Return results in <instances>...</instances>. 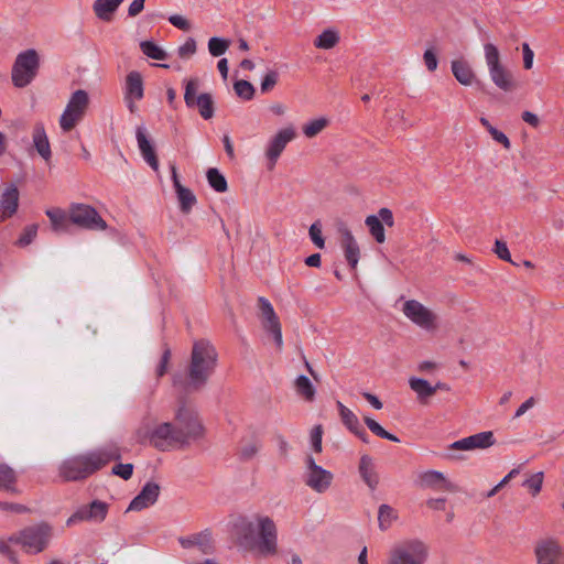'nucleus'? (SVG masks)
Wrapping results in <instances>:
<instances>
[{
	"label": "nucleus",
	"instance_id": "obj_1",
	"mask_svg": "<svg viewBox=\"0 0 564 564\" xmlns=\"http://www.w3.org/2000/svg\"><path fill=\"white\" fill-rule=\"evenodd\" d=\"M218 361L216 348L206 339L194 341L187 375H175L173 386L185 394L202 390L215 372Z\"/></svg>",
	"mask_w": 564,
	"mask_h": 564
},
{
	"label": "nucleus",
	"instance_id": "obj_2",
	"mask_svg": "<svg viewBox=\"0 0 564 564\" xmlns=\"http://www.w3.org/2000/svg\"><path fill=\"white\" fill-rule=\"evenodd\" d=\"M234 533L238 545L249 551H258L262 556L275 555L278 552V531L269 517H257V524L246 517L234 522Z\"/></svg>",
	"mask_w": 564,
	"mask_h": 564
},
{
	"label": "nucleus",
	"instance_id": "obj_3",
	"mask_svg": "<svg viewBox=\"0 0 564 564\" xmlns=\"http://www.w3.org/2000/svg\"><path fill=\"white\" fill-rule=\"evenodd\" d=\"M120 458L121 453L116 445L101 447L64 460L59 467V476L65 481L86 479L107 466L110 462L119 460Z\"/></svg>",
	"mask_w": 564,
	"mask_h": 564
},
{
	"label": "nucleus",
	"instance_id": "obj_4",
	"mask_svg": "<svg viewBox=\"0 0 564 564\" xmlns=\"http://www.w3.org/2000/svg\"><path fill=\"white\" fill-rule=\"evenodd\" d=\"M180 436L175 424L170 422L158 423L153 426L150 422H142L135 431V440L139 444H149L162 452L182 447Z\"/></svg>",
	"mask_w": 564,
	"mask_h": 564
},
{
	"label": "nucleus",
	"instance_id": "obj_5",
	"mask_svg": "<svg viewBox=\"0 0 564 564\" xmlns=\"http://www.w3.org/2000/svg\"><path fill=\"white\" fill-rule=\"evenodd\" d=\"M53 527L41 521L9 536V542L19 544L26 553L39 554L45 551L53 538Z\"/></svg>",
	"mask_w": 564,
	"mask_h": 564
},
{
	"label": "nucleus",
	"instance_id": "obj_6",
	"mask_svg": "<svg viewBox=\"0 0 564 564\" xmlns=\"http://www.w3.org/2000/svg\"><path fill=\"white\" fill-rule=\"evenodd\" d=\"M429 547L420 540H406L395 544L386 564H425Z\"/></svg>",
	"mask_w": 564,
	"mask_h": 564
},
{
	"label": "nucleus",
	"instance_id": "obj_7",
	"mask_svg": "<svg viewBox=\"0 0 564 564\" xmlns=\"http://www.w3.org/2000/svg\"><path fill=\"white\" fill-rule=\"evenodd\" d=\"M175 426L177 433L181 434V446L188 445L191 441L199 440L205 434V429L197 412L184 403L175 414Z\"/></svg>",
	"mask_w": 564,
	"mask_h": 564
},
{
	"label": "nucleus",
	"instance_id": "obj_8",
	"mask_svg": "<svg viewBox=\"0 0 564 564\" xmlns=\"http://www.w3.org/2000/svg\"><path fill=\"white\" fill-rule=\"evenodd\" d=\"M40 67L39 55L35 50L30 48L20 53L12 67V83L18 88L28 86L36 76Z\"/></svg>",
	"mask_w": 564,
	"mask_h": 564
},
{
	"label": "nucleus",
	"instance_id": "obj_9",
	"mask_svg": "<svg viewBox=\"0 0 564 564\" xmlns=\"http://www.w3.org/2000/svg\"><path fill=\"white\" fill-rule=\"evenodd\" d=\"M89 106L88 93L84 89L74 91L59 118V126L64 132H69L84 118Z\"/></svg>",
	"mask_w": 564,
	"mask_h": 564
},
{
	"label": "nucleus",
	"instance_id": "obj_10",
	"mask_svg": "<svg viewBox=\"0 0 564 564\" xmlns=\"http://www.w3.org/2000/svg\"><path fill=\"white\" fill-rule=\"evenodd\" d=\"M69 221L79 228L87 230H106L107 223L97 209L90 205L73 203L68 208Z\"/></svg>",
	"mask_w": 564,
	"mask_h": 564
},
{
	"label": "nucleus",
	"instance_id": "obj_11",
	"mask_svg": "<svg viewBox=\"0 0 564 564\" xmlns=\"http://www.w3.org/2000/svg\"><path fill=\"white\" fill-rule=\"evenodd\" d=\"M198 86V78H191L186 82L184 93L185 105L191 109L196 108L203 119H212L215 115V102L213 96L209 93L197 95Z\"/></svg>",
	"mask_w": 564,
	"mask_h": 564
},
{
	"label": "nucleus",
	"instance_id": "obj_12",
	"mask_svg": "<svg viewBox=\"0 0 564 564\" xmlns=\"http://www.w3.org/2000/svg\"><path fill=\"white\" fill-rule=\"evenodd\" d=\"M402 312L413 324L425 330H434L437 327V315L416 300L405 301Z\"/></svg>",
	"mask_w": 564,
	"mask_h": 564
},
{
	"label": "nucleus",
	"instance_id": "obj_13",
	"mask_svg": "<svg viewBox=\"0 0 564 564\" xmlns=\"http://www.w3.org/2000/svg\"><path fill=\"white\" fill-rule=\"evenodd\" d=\"M306 468L305 484L310 488L316 492H324L330 487L334 478L333 474L317 465L311 455L306 457Z\"/></svg>",
	"mask_w": 564,
	"mask_h": 564
},
{
	"label": "nucleus",
	"instance_id": "obj_14",
	"mask_svg": "<svg viewBox=\"0 0 564 564\" xmlns=\"http://www.w3.org/2000/svg\"><path fill=\"white\" fill-rule=\"evenodd\" d=\"M258 304L264 330L272 334L276 347L281 349L283 345L281 323L273 310V306L265 297L262 296L258 299Z\"/></svg>",
	"mask_w": 564,
	"mask_h": 564
},
{
	"label": "nucleus",
	"instance_id": "obj_15",
	"mask_svg": "<svg viewBox=\"0 0 564 564\" xmlns=\"http://www.w3.org/2000/svg\"><path fill=\"white\" fill-rule=\"evenodd\" d=\"M365 224L369 229L371 237L378 242L386 241V232L383 224L388 227L394 226L393 213L388 207H382L378 210V215H369L365 219Z\"/></svg>",
	"mask_w": 564,
	"mask_h": 564
},
{
	"label": "nucleus",
	"instance_id": "obj_16",
	"mask_svg": "<svg viewBox=\"0 0 564 564\" xmlns=\"http://www.w3.org/2000/svg\"><path fill=\"white\" fill-rule=\"evenodd\" d=\"M296 133L294 128L288 127L280 130L267 149L265 155L269 160L268 170L272 171L275 166L278 159L285 149L286 144L295 138Z\"/></svg>",
	"mask_w": 564,
	"mask_h": 564
},
{
	"label": "nucleus",
	"instance_id": "obj_17",
	"mask_svg": "<svg viewBox=\"0 0 564 564\" xmlns=\"http://www.w3.org/2000/svg\"><path fill=\"white\" fill-rule=\"evenodd\" d=\"M416 485L422 488L443 489L451 492L459 491V487L447 480L443 473L427 470L417 476Z\"/></svg>",
	"mask_w": 564,
	"mask_h": 564
},
{
	"label": "nucleus",
	"instance_id": "obj_18",
	"mask_svg": "<svg viewBox=\"0 0 564 564\" xmlns=\"http://www.w3.org/2000/svg\"><path fill=\"white\" fill-rule=\"evenodd\" d=\"M495 442L494 433L486 431L458 440L451 445V448L457 451L485 449L492 446Z\"/></svg>",
	"mask_w": 564,
	"mask_h": 564
},
{
	"label": "nucleus",
	"instance_id": "obj_19",
	"mask_svg": "<svg viewBox=\"0 0 564 564\" xmlns=\"http://www.w3.org/2000/svg\"><path fill=\"white\" fill-rule=\"evenodd\" d=\"M160 495V486L156 482L148 481L141 491L132 499L128 507V511H141L158 501Z\"/></svg>",
	"mask_w": 564,
	"mask_h": 564
},
{
	"label": "nucleus",
	"instance_id": "obj_20",
	"mask_svg": "<svg viewBox=\"0 0 564 564\" xmlns=\"http://www.w3.org/2000/svg\"><path fill=\"white\" fill-rule=\"evenodd\" d=\"M19 189L14 184L9 185L0 196V223L11 218L19 207Z\"/></svg>",
	"mask_w": 564,
	"mask_h": 564
},
{
	"label": "nucleus",
	"instance_id": "obj_21",
	"mask_svg": "<svg viewBox=\"0 0 564 564\" xmlns=\"http://www.w3.org/2000/svg\"><path fill=\"white\" fill-rule=\"evenodd\" d=\"M171 173L173 185L180 202V208L182 213L188 214L197 202L196 196L189 188L184 187L181 184L175 164H171Z\"/></svg>",
	"mask_w": 564,
	"mask_h": 564
},
{
	"label": "nucleus",
	"instance_id": "obj_22",
	"mask_svg": "<svg viewBox=\"0 0 564 564\" xmlns=\"http://www.w3.org/2000/svg\"><path fill=\"white\" fill-rule=\"evenodd\" d=\"M178 542L184 549L197 546L204 554H210L214 551L212 533L209 530H205L189 536H181Z\"/></svg>",
	"mask_w": 564,
	"mask_h": 564
},
{
	"label": "nucleus",
	"instance_id": "obj_23",
	"mask_svg": "<svg viewBox=\"0 0 564 564\" xmlns=\"http://www.w3.org/2000/svg\"><path fill=\"white\" fill-rule=\"evenodd\" d=\"M32 139L33 145L40 156L45 162H50L52 158V151L44 124L42 122H36L34 124Z\"/></svg>",
	"mask_w": 564,
	"mask_h": 564
},
{
	"label": "nucleus",
	"instance_id": "obj_24",
	"mask_svg": "<svg viewBox=\"0 0 564 564\" xmlns=\"http://www.w3.org/2000/svg\"><path fill=\"white\" fill-rule=\"evenodd\" d=\"M341 234H343L341 247L344 249L345 259H346L347 263L349 264V267L352 270H355L358 264L359 258H360L359 246L349 229L345 228L341 231Z\"/></svg>",
	"mask_w": 564,
	"mask_h": 564
},
{
	"label": "nucleus",
	"instance_id": "obj_25",
	"mask_svg": "<svg viewBox=\"0 0 564 564\" xmlns=\"http://www.w3.org/2000/svg\"><path fill=\"white\" fill-rule=\"evenodd\" d=\"M494 84L505 93H511L518 88V83L512 73L503 65L489 70Z\"/></svg>",
	"mask_w": 564,
	"mask_h": 564
},
{
	"label": "nucleus",
	"instance_id": "obj_26",
	"mask_svg": "<svg viewBox=\"0 0 564 564\" xmlns=\"http://www.w3.org/2000/svg\"><path fill=\"white\" fill-rule=\"evenodd\" d=\"M137 141L139 149L141 151V154L143 159L147 161V163L154 170H159V160L155 153L154 148L152 147L150 140L148 139L144 129L142 127H139L135 132Z\"/></svg>",
	"mask_w": 564,
	"mask_h": 564
},
{
	"label": "nucleus",
	"instance_id": "obj_27",
	"mask_svg": "<svg viewBox=\"0 0 564 564\" xmlns=\"http://www.w3.org/2000/svg\"><path fill=\"white\" fill-rule=\"evenodd\" d=\"M561 553V547L557 542L553 540L544 541L538 544L535 555L539 564H553L557 562Z\"/></svg>",
	"mask_w": 564,
	"mask_h": 564
},
{
	"label": "nucleus",
	"instance_id": "obj_28",
	"mask_svg": "<svg viewBox=\"0 0 564 564\" xmlns=\"http://www.w3.org/2000/svg\"><path fill=\"white\" fill-rule=\"evenodd\" d=\"M359 474L366 485L375 490L379 484V475L376 471L372 458L369 455H362L359 460Z\"/></svg>",
	"mask_w": 564,
	"mask_h": 564
},
{
	"label": "nucleus",
	"instance_id": "obj_29",
	"mask_svg": "<svg viewBox=\"0 0 564 564\" xmlns=\"http://www.w3.org/2000/svg\"><path fill=\"white\" fill-rule=\"evenodd\" d=\"M144 95L143 78L138 70H131L126 77L124 98L141 100Z\"/></svg>",
	"mask_w": 564,
	"mask_h": 564
},
{
	"label": "nucleus",
	"instance_id": "obj_30",
	"mask_svg": "<svg viewBox=\"0 0 564 564\" xmlns=\"http://www.w3.org/2000/svg\"><path fill=\"white\" fill-rule=\"evenodd\" d=\"M409 386L411 390L416 393V398L421 404H427L430 398L435 394V388L425 379L411 377L409 379Z\"/></svg>",
	"mask_w": 564,
	"mask_h": 564
},
{
	"label": "nucleus",
	"instance_id": "obj_31",
	"mask_svg": "<svg viewBox=\"0 0 564 564\" xmlns=\"http://www.w3.org/2000/svg\"><path fill=\"white\" fill-rule=\"evenodd\" d=\"M452 73L456 80L464 86H470L475 79V74L469 64L464 59L452 62Z\"/></svg>",
	"mask_w": 564,
	"mask_h": 564
},
{
	"label": "nucleus",
	"instance_id": "obj_32",
	"mask_svg": "<svg viewBox=\"0 0 564 564\" xmlns=\"http://www.w3.org/2000/svg\"><path fill=\"white\" fill-rule=\"evenodd\" d=\"M122 1L123 0H95L93 6L95 14L102 21H110L112 13Z\"/></svg>",
	"mask_w": 564,
	"mask_h": 564
},
{
	"label": "nucleus",
	"instance_id": "obj_33",
	"mask_svg": "<svg viewBox=\"0 0 564 564\" xmlns=\"http://www.w3.org/2000/svg\"><path fill=\"white\" fill-rule=\"evenodd\" d=\"M17 475L15 471L7 464H0V489L18 494L15 488Z\"/></svg>",
	"mask_w": 564,
	"mask_h": 564
},
{
	"label": "nucleus",
	"instance_id": "obj_34",
	"mask_svg": "<svg viewBox=\"0 0 564 564\" xmlns=\"http://www.w3.org/2000/svg\"><path fill=\"white\" fill-rule=\"evenodd\" d=\"M45 214L48 217L54 231L58 232L67 230L69 218L63 209L52 208L47 209Z\"/></svg>",
	"mask_w": 564,
	"mask_h": 564
},
{
	"label": "nucleus",
	"instance_id": "obj_35",
	"mask_svg": "<svg viewBox=\"0 0 564 564\" xmlns=\"http://www.w3.org/2000/svg\"><path fill=\"white\" fill-rule=\"evenodd\" d=\"M397 519L398 514L391 506L383 503L379 507L378 524L381 531L388 530Z\"/></svg>",
	"mask_w": 564,
	"mask_h": 564
},
{
	"label": "nucleus",
	"instance_id": "obj_36",
	"mask_svg": "<svg viewBox=\"0 0 564 564\" xmlns=\"http://www.w3.org/2000/svg\"><path fill=\"white\" fill-rule=\"evenodd\" d=\"M206 177L210 187L218 192L225 193L228 189V183L226 177L216 167L207 170Z\"/></svg>",
	"mask_w": 564,
	"mask_h": 564
},
{
	"label": "nucleus",
	"instance_id": "obj_37",
	"mask_svg": "<svg viewBox=\"0 0 564 564\" xmlns=\"http://www.w3.org/2000/svg\"><path fill=\"white\" fill-rule=\"evenodd\" d=\"M339 42L338 32L335 30H325L323 31L314 41V45L317 48L329 50L336 46Z\"/></svg>",
	"mask_w": 564,
	"mask_h": 564
},
{
	"label": "nucleus",
	"instance_id": "obj_38",
	"mask_svg": "<svg viewBox=\"0 0 564 564\" xmlns=\"http://www.w3.org/2000/svg\"><path fill=\"white\" fill-rule=\"evenodd\" d=\"M295 390L299 395L303 397L306 401H313L315 398V388L313 387L311 380L301 375L295 380Z\"/></svg>",
	"mask_w": 564,
	"mask_h": 564
},
{
	"label": "nucleus",
	"instance_id": "obj_39",
	"mask_svg": "<svg viewBox=\"0 0 564 564\" xmlns=\"http://www.w3.org/2000/svg\"><path fill=\"white\" fill-rule=\"evenodd\" d=\"M329 124V119L326 117H319L303 124L302 130L306 138H314L321 133Z\"/></svg>",
	"mask_w": 564,
	"mask_h": 564
},
{
	"label": "nucleus",
	"instance_id": "obj_40",
	"mask_svg": "<svg viewBox=\"0 0 564 564\" xmlns=\"http://www.w3.org/2000/svg\"><path fill=\"white\" fill-rule=\"evenodd\" d=\"M140 48L145 56L152 59L164 61L167 58V53L153 41H142Z\"/></svg>",
	"mask_w": 564,
	"mask_h": 564
},
{
	"label": "nucleus",
	"instance_id": "obj_41",
	"mask_svg": "<svg viewBox=\"0 0 564 564\" xmlns=\"http://www.w3.org/2000/svg\"><path fill=\"white\" fill-rule=\"evenodd\" d=\"M364 421H365V424L367 425V427L377 436L381 437V438H384V440H389L391 442H400V440L389 433L388 431H386L376 420L369 417V416H365L364 417Z\"/></svg>",
	"mask_w": 564,
	"mask_h": 564
},
{
	"label": "nucleus",
	"instance_id": "obj_42",
	"mask_svg": "<svg viewBox=\"0 0 564 564\" xmlns=\"http://www.w3.org/2000/svg\"><path fill=\"white\" fill-rule=\"evenodd\" d=\"M230 46V41L223 37H210L208 41V51L212 56L218 57L226 53Z\"/></svg>",
	"mask_w": 564,
	"mask_h": 564
},
{
	"label": "nucleus",
	"instance_id": "obj_43",
	"mask_svg": "<svg viewBox=\"0 0 564 564\" xmlns=\"http://www.w3.org/2000/svg\"><path fill=\"white\" fill-rule=\"evenodd\" d=\"M87 509L91 520L104 521L108 512V505L100 500H94L91 503L87 505Z\"/></svg>",
	"mask_w": 564,
	"mask_h": 564
},
{
	"label": "nucleus",
	"instance_id": "obj_44",
	"mask_svg": "<svg viewBox=\"0 0 564 564\" xmlns=\"http://www.w3.org/2000/svg\"><path fill=\"white\" fill-rule=\"evenodd\" d=\"M234 89L237 96L243 100H251L254 96L253 85L246 79L236 80L234 83Z\"/></svg>",
	"mask_w": 564,
	"mask_h": 564
},
{
	"label": "nucleus",
	"instance_id": "obj_45",
	"mask_svg": "<svg viewBox=\"0 0 564 564\" xmlns=\"http://www.w3.org/2000/svg\"><path fill=\"white\" fill-rule=\"evenodd\" d=\"M484 50L489 70L502 66L500 62V54L496 45L487 43L485 44Z\"/></svg>",
	"mask_w": 564,
	"mask_h": 564
},
{
	"label": "nucleus",
	"instance_id": "obj_46",
	"mask_svg": "<svg viewBox=\"0 0 564 564\" xmlns=\"http://www.w3.org/2000/svg\"><path fill=\"white\" fill-rule=\"evenodd\" d=\"M542 484H543V473L542 471H539L534 475H532L531 477H529L528 479H525L522 484L523 487H527L532 496H536L541 489H542Z\"/></svg>",
	"mask_w": 564,
	"mask_h": 564
},
{
	"label": "nucleus",
	"instance_id": "obj_47",
	"mask_svg": "<svg viewBox=\"0 0 564 564\" xmlns=\"http://www.w3.org/2000/svg\"><path fill=\"white\" fill-rule=\"evenodd\" d=\"M310 237L313 241V243L319 248L323 249L325 247V239L322 236V227L319 221H315L311 225L308 229Z\"/></svg>",
	"mask_w": 564,
	"mask_h": 564
},
{
	"label": "nucleus",
	"instance_id": "obj_48",
	"mask_svg": "<svg viewBox=\"0 0 564 564\" xmlns=\"http://www.w3.org/2000/svg\"><path fill=\"white\" fill-rule=\"evenodd\" d=\"M36 234H37V225H35V224L29 225L24 228V230H23L22 235L20 236L19 240L17 241V243L20 247H25L34 240V238L36 237Z\"/></svg>",
	"mask_w": 564,
	"mask_h": 564
},
{
	"label": "nucleus",
	"instance_id": "obj_49",
	"mask_svg": "<svg viewBox=\"0 0 564 564\" xmlns=\"http://www.w3.org/2000/svg\"><path fill=\"white\" fill-rule=\"evenodd\" d=\"M494 252L497 254V257L503 261H508L514 265H518L514 263L511 259L510 251L508 249V246L505 241L497 239L495 242Z\"/></svg>",
	"mask_w": 564,
	"mask_h": 564
},
{
	"label": "nucleus",
	"instance_id": "obj_50",
	"mask_svg": "<svg viewBox=\"0 0 564 564\" xmlns=\"http://www.w3.org/2000/svg\"><path fill=\"white\" fill-rule=\"evenodd\" d=\"M279 79V73L276 70H269L261 82V91L268 93L274 88Z\"/></svg>",
	"mask_w": 564,
	"mask_h": 564
},
{
	"label": "nucleus",
	"instance_id": "obj_51",
	"mask_svg": "<svg viewBox=\"0 0 564 564\" xmlns=\"http://www.w3.org/2000/svg\"><path fill=\"white\" fill-rule=\"evenodd\" d=\"M80 521H91L89 516L87 506L80 507L76 512H74L66 521V525L70 527Z\"/></svg>",
	"mask_w": 564,
	"mask_h": 564
},
{
	"label": "nucleus",
	"instance_id": "obj_52",
	"mask_svg": "<svg viewBox=\"0 0 564 564\" xmlns=\"http://www.w3.org/2000/svg\"><path fill=\"white\" fill-rule=\"evenodd\" d=\"M340 417H341V421H343L344 425L350 432H352L354 430H356L360 425L358 417L349 409L346 410V411L343 410Z\"/></svg>",
	"mask_w": 564,
	"mask_h": 564
},
{
	"label": "nucleus",
	"instance_id": "obj_53",
	"mask_svg": "<svg viewBox=\"0 0 564 564\" xmlns=\"http://www.w3.org/2000/svg\"><path fill=\"white\" fill-rule=\"evenodd\" d=\"M111 473L116 476L121 477L124 480H128L131 478L133 474V465L130 463L127 464H117L112 467Z\"/></svg>",
	"mask_w": 564,
	"mask_h": 564
},
{
	"label": "nucleus",
	"instance_id": "obj_54",
	"mask_svg": "<svg viewBox=\"0 0 564 564\" xmlns=\"http://www.w3.org/2000/svg\"><path fill=\"white\" fill-rule=\"evenodd\" d=\"M423 61L429 72H434L437 68L438 59L436 52L433 47L427 48L423 54Z\"/></svg>",
	"mask_w": 564,
	"mask_h": 564
},
{
	"label": "nucleus",
	"instance_id": "obj_55",
	"mask_svg": "<svg viewBox=\"0 0 564 564\" xmlns=\"http://www.w3.org/2000/svg\"><path fill=\"white\" fill-rule=\"evenodd\" d=\"M322 436H323V427H322V425L314 426L312 432H311V441H312L313 449L316 453H321L322 452Z\"/></svg>",
	"mask_w": 564,
	"mask_h": 564
},
{
	"label": "nucleus",
	"instance_id": "obj_56",
	"mask_svg": "<svg viewBox=\"0 0 564 564\" xmlns=\"http://www.w3.org/2000/svg\"><path fill=\"white\" fill-rule=\"evenodd\" d=\"M196 52V42L194 39L189 37L186 42L178 47V56L181 58H187L195 54Z\"/></svg>",
	"mask_w": 564,
	"mask_h": 564
},
{
	"label": "nucleus",
	"instance_id": "obj_57",
	"mask_svg": "<svg viewBox=\"0 0 564 564\" xmlns=\"http://www.w3.org/2000/svg\"><path fill=\"white\" fill-rule=\"evenodd\" d=\"M170 359H171V349L167 346H165L163 354L161 356L160 364L156 368V376L159 378L163 377L166 373Z\"/></svg>",
	"mask_w": 564,
	"mask_h": 564
},
{
	"label": "nucleus",
	"instance_id": "obj_58",
	"mask_svg": "<svg viewBox=\"0 0 564 564\" xmlns=\"http://www.w3.org/2000/svg\"><path fill=\"white\" fill-rule=\"evenodd\" d=\"M259 451V445L254 442L243 445L239 452V456L242 460L251 459Z\"/></svg>",
	"mask_w": 564,
	"mask_h": 564
},
{
	"label": "nucleus",
	"instance_id": "obj_59",
	"mask_svg": "<svg viewBox=\"0 0 564 564\" xmlns=\"http://www.w3.org/2000/svg\"><path fill=\"white\" fill-rule=\"evenodd\" d=\"M490 135L492 139L503 145L505 149L509 150L511 148V143L509 138L497 128L490 129Z\"/></svg>",
	"mask_w": 564,
	"mask_h": 564
},
{
	"label": "nucleus",
	"instance_id": "obj_60",
	"mask_svg": "<svg viewBox=\"0 0 564 564\" xmlns=\"http://www.w3.org/2000/svg\"><path fill=\"white\" fill-rule=\"evenodd\" d=\"M169 21L171 24H173L175 28H178L180 30L188 31L191 29L189 22L182 15H171L169 18Z\"/></svg>",
	"mask_w": 564,
	"mask_h": 564
},
{
	"label": "nucleus",
	"instance_id": "obj_61",
	"mask_svg": "<svg viewBox=\"0 0 564 564\" xmlns=\"http://www.w3.org/2000/svg\"><path fill=\"white\" fill-rule=\"evenodd\" d=\"M522 52H523V66L525 69H530L533 65L534 53L530 48L528 43L522 44Z\"/></svg>",
	"mask_w": 564,
	"mask_h": 564
},
{
	"label": "nucleus",
	"instance_id": "obj_62",
	"mask_svg": "<svg viewBox=\"0 0 564 564\" xmlns=\"http://www.w3.org/2000/svg\"><path fill=\"white\" fill-rule=\"evenodd\" d=\"M521 118L524 122H527L528 124H530L533 128H538L540 124L539 117L529 110L523 111L521 115Z\"/></svg>",
	"mask_w": 564,
	"mask_h": 564
},
{
	"label": "nucleus",
	"instance_id": "obj_63",
	"mask_svg": "<svg viewBox=\"0 0 564 564\" xmlns=\"http://www.w3.org/2000/svg\"><path fill=\"white\" fill-rule=\"evenodd\" d=\"M145 0H133L128 9L129 17H137L144 8Z\"/></svg>",
	"mask_w": 564,
	"mask_h": 564
},
{
	"label": "nucleus",
	"instance_id": "obj_64",
	"mask_svg": "<svg viewBox=\"0 0 564 564\" xmlns=\"http://www.w3.org/2000/svg\"><path fill=\"white\" fill-rule=\"evenodd\" d=\"M535 404V399L530 397L527 401H524L516 411L514 417H520L523 415L529 409H531Z\"/></svg>",
	"mask_w": 564,
	"mask_h": 564
}]
</instances>
